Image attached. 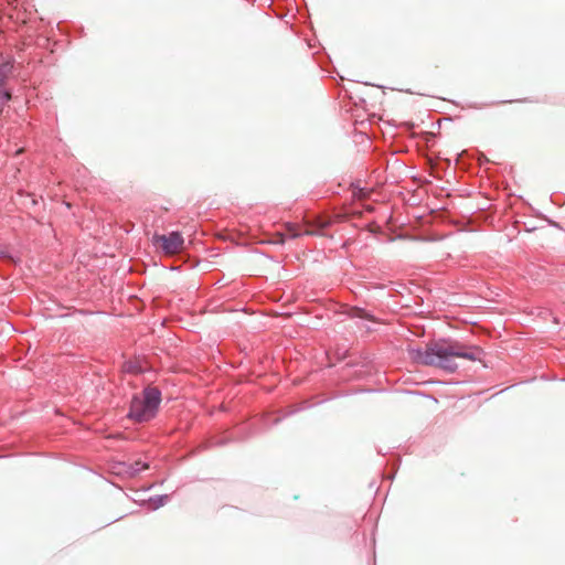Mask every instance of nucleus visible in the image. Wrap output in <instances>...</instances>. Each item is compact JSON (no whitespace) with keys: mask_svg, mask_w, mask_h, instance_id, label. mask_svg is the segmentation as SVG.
I'll use <instances>...</instances> for the list:
<instances>
[{"mask_svg":"<svg viewBox=\"0 0 565 565\" xmlns=\"http://www.w3.org/2000/svg\"><path fill=\"white\" fill-rule=\"evenodd\" d=\"M169 500L168 494L154 495L149 499V503L151 504L152 510H157L163 507Z\"/></svg>","mask_w":565,"mask_h":565,"instance_id":"obj_10","label":"nucleus"},{"mask_svg":"<svg viewBox=\"0 0 565 565\" xmlns=\"http://www.w3.org/2000/svg\"><path fill=\"white\" fill-rule=\"evenodd\" d=\"M286 239H287V235H286V234H284V233H278V234H277V238H276V241H275L274 243H275V244L284 245V244H285V242H286Z\"/></svg>","mask_w":565,"mask_h":565,"instance_id":"obj_11","label":"nucleus"},{"mask_svg":"<svg viewBox=\"0 0 565 565\" xmlns=\"http://www.w3.org/2000/svg\"><path fill=\"white\" fill-rule=\"evenodd\" d=\"M161 401V391L148 385L141 394L132 395L127 417L138 424L150 422L156 417Z\"/></svg>","mask_w":565,"mask_h":565,"instance_id":"obj_2","label":"nucleus"},{"mask_svg":"<svg viewBox=\"0 0 565 565\" xmlns=\"http://www.w3.org/2000/svg\"><path fill=\"white\" fill-rule=\"evenodd\" d=\"M279 420H280V418H276V419H275V422H274V424H278V423H279Z\"/></svg>","mask_w":565,"mask_h":565,"instance_id":"obj_14","label":"nucleus"},{"mask_svg":"<svg viewBox=\"0 0 565 565\" xmlns=\"http://www.w3.org/2000/svg\"><path fill=\"white\" fill-rule=\"evenodd\" d=\"M351 315L354 318L365 319L369 321H375L374 316L361 307H353L351 309Z\"/></svg>","mask_w":565,"mask_h":565,"instance_id":"obj_9","label":"nucleus"},{"mask_svg":"<svg viewBox=\"0 0 565 565\" xmlns=\"http://www.w3.org/2000/svg\"><path fill=\"white\" fill-rule=\"evenodd\" d=\"M152 244L160 247L166 255H173L183 247L184 238L180 232L173 231L168 235L154 234Z\"/></svg>","mask_w":565,"mask_h":565,"instance_id":"obj_3","label":"nucleus"},{"mask_svg":"<svg viewBox=\"0 0 565 565\" xmlns=\"http://www.w3.org/2000/svg\"><path fill=\"white\" fill-rule=\"evenodd\" d=\"M299 409H292L290 412L287 413V415H291V414H295L296 412H298Z\"/></svg>","mask_w":565,"mask_h":565,"instance_id":"obj_13","label":"nucleus"},{"mask_svg":"<svg viewBox=\"0 0 565 565\" xmlns=\"http://www.w3.org/2000/svg\"><path fill=\"white\" fill-rule=\"evenodd\" d=\"M148 468H149V465L141 460H136L131 463L119 462L118 463V473H125L129 477H135L140 471L146 470Z\"/></svg>","mask_w":565,"mask_h":565,"instance_id":"obj_4","label":"nucleus"},{"mask_svg":"<svg viewBox=\"0 0 565 565\" xmlns=\"http://www.w3.org/2000/svg\"><path fill=\"white\" fill-rule=\"evenodd\" d=\"M14 68V60L8 58L0 62V87L6 86L9 76Z\"/></svg>","mask_w":565,"mask_h":565,"instance_id":"obj_5","label":"nucleus"},{"mask_svg":"<svg viewBox=\"0 0 565 565\" xmlns=\"http://www.w3.org/2000/svg\"><path fill=\"white\" fill-rule=\"evenodd\" d=\"M285 228H286V231L288 233V237L292 238V239L298 238L301 235H313L312 231H306V232L301 233L298 230V226L296 224H294V223H286Z\"/></svg>","mask_w":565,"mask_h":565,"instance_id":"obj_8","label":"nucleus"},{"mask_svg":"<svg viewBox=\"0 0 565 565\" xmlns=\"http://www.w3.org/2000/svg\"><path fill=\"white\" fill-rule=\"evenodd\" d=\"M122 371L129 374H142L145 372V367L141 362L138 360H129L125 361L122 364Z\"/></svg>","mask_w":565,"mask_h":565,"instance_id":"obj_7","label":"nucleus"},{"mask_svg":"<svg viewBox=\"0 0 565 565\" xmlns=\"http://www.w3.org/2000/svg\"><path fill=\"white\" fill-rule=\"evenodd\" d=\"M0 260L10 265H15L20 262V258L11 247L0 245Z\"/></svg>","mask_w":565,"mask_h":565,"instance_id":"obj_6","label":"nucleus"},{"mask_svg":"<svg viewBox=\"0 0 565 565\" xmlns=\"http://www.w3.org/2000/svg\"><path fill=\"white\" fill-rule=\"evenodd\" d=\"M225 443H226L225 440L218 439V440L214 441V445L222 446V445H225Z\"/></svg>","mask_w":565,"mask_h":565,"instance_id":"obj_12","label":"nucleus"},{"mask_svg":"<svg viewBox=\"0 0 565 565\" xmlns=\"http://www.w3.org/2000/svg\"><path fill=\"white\" fill-rule=\"evenodd\" d=\"M409 354L417 364L435 366L448 373H455L458 369L455 358L481 361L486 355L483 349L479 345L467 344L450 339H440L430 342L426 344L425 349H411Z\"/></svg>","mask_w":565,"mask_h":565,"instance_id":"obj_1","label":"nucleus"}]
</instances>
